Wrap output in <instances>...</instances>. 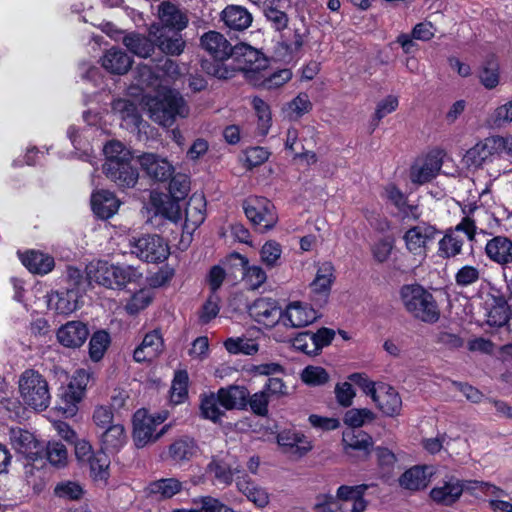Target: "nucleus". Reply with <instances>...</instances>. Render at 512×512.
Returning <instances> with one entry per match:
<instances>
[{"mask_svg":"<svg viewBox=\"0 0 512 512\" xmlns=\"http://www.w3.org/2000/svg\"><path fill=\"white\" fill-rule=\"evenodd\" d=\"M200 47L212 57V60H201L200 66L203 72L222 80L235 76L236 69L225 64V61L233 55L234 46L222 33L214 30L205 32L200 37Z\"/></svg>","mask_w":512,"mask_h":512,"instance_id":"f257e3e1","label":"nucleus"},{"mask_svg":"<svg viewBox=\"0 0 512 512\" xmlns=\"http://www.w3.org/2000/svg\"><path fill=\"white\" fill-rule=\"evenodd\" d=\"M87 278L110 289H133L142 286L143 275L130 265H114L107 261H97L86 267Z\"/></svg>","mask_w":512,"mask_h":512,"instance_id":"f03ea898","label":"nucleus"},{"mask_svg":"<svg viewBox=\"0 0 512 512\" xmlns=\"http://www.w3.org/2000/svg\"><path fill=\"white\" fill-rule=\"evenodd\" d=\"M401 301L408 313L426 323H435L440 310L434 296L419 284L404 285L400 289Z\"/></svg>","mask_w":512,"mask_h":512,"instance_id":"7ed1b4c3","label":"nucleus"},{"mask_svg":"<svg viewBox=\"0 0 512 512\" xmlns=\"http://www.w3.org/2000/svg\"><path fill=\"white\" fill-rule=\"evenodd\" d=\"M23 404L35 411H44L50 404L49 385L45 377L33 369L25 370L18 381Z\"/></svg>","mask_w":512,"mask_h":512,"instance_id":"20e7f679","label":"nucleus"},{"mask_svg":"<svg viewBox=\"0 0 512 512\" xmlns=\"http://www.w3.org/2000/svg\"><path fill=\"white\" fill-rule=\"evenodd\" d=\"M149 113L153 121L164 127H170L177 117H186L189 108L179 92L167 90L152 101Z\"/></svg>","mask_w":512,"mask_h":512,"instance_id":"39448f33","label":"nucleus"},{"mask_svg":"<svg viewBox=\"0 0 512 512\" xmlns=\"http://www.w3.org/2000/svg\"><path fill=\"white\" fill-rule=\"evenodd\" d=\"M167 416V412L152 415L145 408L138 409L133 415L132 437L135 446L143 448L159 440L167 432L169 426L165 425L159 431H156V428L164 423Z\"/></svg>","mask_w":512,"mask_h":512,"instance_id":"423d86ee","label":"nucleus"},{"mask_svg":"<svg viewBox=\"0 0 512 512\" xmlns=\"http://www.w3.org/2000/svg\"><path fill=\"white\" fill-rule=\"evenodd\" d=\"M231 57L237 63L234 67L236 71H242L250 84L256 81V76L261 71L267 70L269 65V60L262 52L246 43L235 45Z\"/></svg>","mask_w":512,"mask_h":512,"instance_id":"0eeeda50","label":"nucleus"},{"mask_svg":"<svg viewBox=\"0 0 512 512\" xmlns=\"http://www.w3.org/2000/svg\"><path fill=\"white\" fill-rule=\"evenodd\" d=\"M242 206L246 217L260 232L271 230L278 221L274 204L265 197H248Z\"/></svg>","mask_w":512,"mask_h":512,"instance_id":"6e6552de","label":"nucleus"},{"mask_svg":"<svg viewBox=\"0 0 512 512\" xmlns=\"http://www.w3.org/2000/svg\"><path fill=\"white\" fill-rule=\"evenodd\" d=\"M132 254L147 263L164 262L169 254V245L157 234H146L131 242Z\"/></svg>","mask_w":512,"mask_h":512,"instance_id":"1a4fd4ad","label":"nucleus"},{"mask_svg":"<svg viewBox=\"0 0 512 512\" xmlns=\"http://www.w3.org/2000/svg\"><path fill=\"white\" fill-rule=\"evenodd\" d=\"M483 485L487 486L488 484L479 481H463L455 476H450L441 485L432 488L429 495L437 505L452 506L460 499L465 489H476Z\"/></svg>","mask_w":512,"mask_h":512,"instance_id":"9d476101","label":"nucleus"},{"mask_svg":"<svg viewBox=\"0 0 512 512\" xmlns=\"http://www.w3.org/2000/svg\"><path fill=\"white\" fill-rule=\"evenodd\" d=\"M503 143L501 136L487 137L466 151L463 163L467 168H480L492 156L503 151Z\"/></svg>","mask_w":512,"mask_h":512,"instance_id":"9b49d317","label":"nucleus"},{"mask_svg":"<svg viewBox=\"0 0 512 512\" xmlns=\"http://www.w3.org/2000/svg\"><path fill=\"white\" fill-rule=\"evenodd\" d=\"M180 32L169 27H158L156 24L149 28V36L154 38L155 47L171 56H178L184 51L186 43Z\"/></svg>","mask_w":512,"mask_h":512,"instance_id":"f8f14e48","label":"nucleus"},{"mask_svg":"<svg viewBox=\"0 0 512 512\" xmlns=\"http://www.w3.org/2000/svg\"><path fill=\"white\" fill-rule=\"evenodd\" d=\"M248 314L259 324L274 327L282 322L283 311L277 300L272 298H258L247 306Z\"/></svg>","mask_w":512,"mask_h":512,"instance_id":"ddd939ff","label":"nucleus"},{"mask_svg":"<svg viewBox=\"0 0 512 512\" xmlns=\"http://www.w3.org/2000/svg\"><path fill=\"white\" fill-rule=\"evenodd\" d=\"M132 160L103 164L102 170L106 177L121 189L132 188L138 181L139 172L132 165Z\"/></svg>","mask_w":512,"mask_h":512,"instance_id":"4468645a","label":"nucleus"},{"mask_svg":"<svg viewBox=\"0 0 512 512\" xmlns=\"http://www.w3.org/2000/svg\"><path fill=\"white\" fill-rule=\"evenodd\" d=\"M438 233L437 229L425 222L409 228L403 239L407 250L414 255H423L426 252L427 242L433 240Z\"/></svg>","mask_w":512,"mask_h":512,"instance_id":"2eb2a0df","label":"nucleus"},{"mask_svg":"<svg viewBox=\"0 0 512 512\" xmlns=\"http://www.w3.org/2000/svg\"><path fill=\"white\" fill-rule=\"evenodd\" d=\"M138 162L145 174L157 182L168 181L174 173V167L165 158L154 153H143Z\"/></svg>","mask_w":512,"mask_h":512,"instance_id":"dca6fc26","label":"nucleus"},{"mask_svg":"<svg viewBox=\"0 0 512 512\" xmlns=\"http://www.w3.org/2000/svg\"><path fill=\"white\" fill-rule=\"evenodd\" d=\"M183 488V482L178 478H161L148 483L143 493L148 500L163 502L179 494Z\"/></svg>","mask_w":512,"mask_h":512,"instance_id":"f3484780","label":"nucleus"},{"mask_svg":"<svg viewBox=\"0 0 512 512\" xmlns=\"http://www.w3.org/2000/svg\"><path fill=\"white\" fill-rule=\"evenodd\" d=\"M151 205L154 209V216L151 221L165 219L177 224L182 219L180 201L175 200L171 195L156 193L151 195Z\"/></svg>","mask_w":512,"mask_h":512,"instance_id":"a211bd4d","label":"nucleus"},{"mask_svg":"<svg viewBox=\"0 0 512 512\" xmlns=\"http://www.w3.org/2000/svg\"><path fill=\"white\" fill-rule=\"evenodd\" d=\"M89 333L86 323L78 320L68 321L58 328L56 337L62 346L75 349L85 343Z\"/></svg>","mask_w":512,"mask_h":512,"instance_id":"6ab92c4d","label":"nucleus"},{"mask_svg":"<svg viewBox=\"0 0 512 512\" xmlns=\"http://www.w3.org/2000/svg\"><path fill=\"white\" fill-rule=\"evenodd\" d=\"M320 315L318 311L301 302H292L283 311L282 323L294 328L304 327L315 322Z\"/></svg>","mask_w":512,"mask_h":512,"instance_id":"aec40b11","label":"nucleus"},{"mask_svg":"<svg viewBox=\"0 0 512 512\" xmlns=\"http://www.w3.org/2000/svg\"><path fill=\"white\" fill-rule=\"evenodd\" d=\"M277 443L281 450L297 457L304 456L312 449V445L307 437L292 429H284L277 434Z\"/></svg>","mask_w":512,"mask_h":512,"instance_id":"412c9836","label":"nucleus"},{"mask_svg":"<svg viewBox=\"0 0 512 512\" xmlns=\"http://www.w3.org/2000/svg\"><path fill=\"white\" fill-rule=\"evenodd\" d=\"M342 442L347 455L357 453L362 459L369 456L373 446V438L362 430L347 429L343 432Z\"/></svg>","mask_w":512,"mask_h":512,"instance_id":"4be33fe9","label":"nucleus"},{"mask_svg":"<svg viewBox=\"0 0 512 512\" xmlns=\"http://www.w3.org/2000/svg\"><path fill=\"white\" fill-rule=\"evenodd\" d=\"M12 444L18 453L31 461L43 458L44 445L26 430L12 432Z\"/></svg>","mask_w":512,"mask_h":512,"instance_id":"5701e85b","label":"nucleus"},{"mask_svg":"<svg viewBox=\"0 0 512 512\" xmlns=\"http://www.w3.org/2000/svg\"><path fill=\"white\" fill-rule=\"evenodd\" d=\"M220 20L229 30L242 32L252 25L253 16L246 7L231 4L221 11Z\"/></svg>","mask_w":512,"mask_h":512,"instance_id":"b1692460","label":"nucleus"},{"mask_svg":"<svg viewBox=\"0 0 512 512\" xmlns=\"http://www.w3.org/2000/svg\"><path fill=\"white\" fill-rule=\"evenodd\" d=\"M443 164V152L441 150L430 152L421 167H412L410 178L412 182L424 184L437 176Z\"/></svg>","mask_w":512,"mask_h":512,"instance_id":"393cba45","label":"nucleus"},{"mask_svg":"<svg viewBox=\"0 0 512 512\" xmlns=\"http://www.w3.org/2000/svg\"><path fill=\"white\" fill-rule=\"evenodd\" d=\"M486 256L493 262L503 266L512 263V240L506 236H495L487 241Z\"/></svg>","mask_w":512,"mask_h":512,"instance_id":"a878e982","label":"nucleus"},{"mask_svg":"<svg viewBox=\"0 0 512 512\" xmlns=\"http://www.w3.org/2000/svg\"><path fill=\"white\" fill-rule=\"evenodd\" d=\"M119 200L109 190H97L92 193L91 206L97 217L106 220L112 217L118 210Z\"/></svg>","mask_w":512,"mask_h":512,"instance_id":"bb28decb","label":"nucleus"},{"mask_svg":"<svg viewBox=\"0 0 512 512\" xmlns=\"http://www.w3.org/2000/svg\"><path fill=\"white\" fill-rule=\"evenodd\" d=\"M163 350V339L159 331L147 333L141 344L134 350L133 358L136 362L151 361Z\"/></svg>","mask_w":512,"mask_h":512,"instance_id":"cd10ccee","label":"nucleus"},{"mask_svg":"<svg viewBox=\"0 0 512 512\" xmlns=\"http://www.w3.org/2000/svg\"><path fill=\"white\" fill-rule=\"evenodd\" d=\"M133 64V59L123 49L112 47L102 57V66L112 74H126Z\"/></svg>","mask_w":512,"mask_h":512,"instance_id":"c85d7f7f","label":"nucleus"},{"mask_svg":"<svg viewBox=\"0 0 512 512\" xmlns=\"http://www.w3.org/2000/svg\"><path fill=\"white\" fill-rule=\"evenodd\" d=\"M158 13L161 21V24H156L158 27H169L182 31L188 25L187 15L169 1H164L159 5Z\"/></svg>","mask_w":512,"mask_h":512,"instance_id":"c756f323","label":"nucleus"},{"mask_svg":"<svg viewBox=\"0 0 512 512\" xmlns=\"http://www.w3.org/2000/svg\"><path fill=\"white\" fill-rule=\"evenodd\" d=\"M219 403L227 410L245 409L248 405L249 391L244 386L230 385L217 392Z\"/></svg>","mask_w":512,"mask_h":512,"instance_id":"7c9ffc66","label":"nucleus"},{"mask_svg":"<svg viewBox=\"0 0 512 512\" xmlns=\"http://www.w3.org/2000/svg\"><path fill=\"white\" fill-rule=\"evenodd\" d=\"M333 267L330 263L323 264L317 271L316 277L311 283V291L314 294L313 300L318 301L320 305L326 303L331 284L333 281Z\"/></svg>","mask_w":512,"mask_h":512,"instance_id":"2f4dec72","label":"nucleus"},{"mask_svg":"<svg viewBox=\"0 0 512 512\" xmlns=\"http://www.w3.org/2000/svg\"><path fill=\"white\" fill-rule=\"evenodd\" d=\"M236 486L257 507L264 508L268 505L269 495L266 490L256 485L247 474L236 477Z\"/></svg>","mask_w":512,"mask_h":512,"instance_id":"473e14b6","label":"nucleus"},{"mask_svg":"<svg viewBox=\"0 0 512 512\" xmlns=\"http://www.w3.org/2000/svg\"><path fill=\"white\" fill-rule=\"evenodd\" d=\"M379 410L386 416L399 415L402 408V400L399 393L391 386H382L374 399Z\"/></svg>","mask_w":512,"mask_h":512,"instance_id":"72a5a7b5","label":"nucleus"},{"mask_svg":"<svg viewBox=\"0 0 512 512\" xmlns=\"http://www.w3.org/2000/svg\"><path fill=\"white\" fill-rule=\"evenodd\" d=\"M123 44L131 53L141 58L150 57L155 50L154 38L137 32L125 35Z\"/></svg>","mask_w":512,"mask_h":512,"instance_id":"f704fd0d","label":"nucleus"},{"mask_svg":"<svg viewBox=\"0 0 512 512\" xmlns=\"http://www.w3.org/2000/svg\"><path fill=\"white\" fill-rule=\"evenodd\" d=\"M23 265L34 274H46L55 265L54 258L39 251H30L22 256Z\"/></svg>","mask_w":512,"mask_h":512,"instance_id":"c9c22d12","label":"nucleus"},{"mask_svg":"<svg viewBox=\"0 0 512 512\" xmlns=\"http://www.w3.org/2000/svg\"><path fill=\"white\" fill-rule=\"evenodd\" d=\"M127 442V434L122 424L107 427L101 435V448L108 452H118Z\"/></svg>","mask_w":512,"mask_h":512,"instance_id":"e433bc0d","label":"nucleus"},{"mask_svg":"<svg viewBox=\"0 0 512 512\" xmlns=\"http://www.w3.org/2000/svg\"><path fill=\"white\" fill-rule=\"evenodd\" d=\"M207 471L213 474L215 480L225 486L232 484L234 475L242 472L239 466L233 467L223 459L213 458L207 466Z\"/></svg>","mask_w":512,"mask_h":512,"instance_id":"4c0bfd02","label":"nucleus"},{"mask_svg":"<svg viewBox=\"0 0 512 512\" xmlns=\"http://www.w3.org/2000/svg\"><path fill=\"white\" fill-rule=\"evenodd\" d=\"M266 21L276 31H282L288 26L289 17L285 12V0L275 1L261 9Z\"/></svg>","mask_w":512,"mask_h":512,"instance_id":"58836bf2","label":"nucleus"},{"mask_svg":"<svg viewBox=\"0 0 512 512\" xmlns=\"http://www.w3.org/2000/svg\"><path fill=\"white\" fill-rule=\"evenodd\" d=\"M292 78L290 69H282L272 74H268L267 70L261 71L256 76V81H252L255 87H262L267 90L276 89L287 83Z\"/></svg>","mask_w":512,"mask_h":512,"instance_id":"ea45409f","label":"nucleus"},{"mask_svg":"<svg viewBox=\"0 0 512 512\" xmlns=\"http://www.w3.org/2000/svg\"><path fill=\"white\" fill-rule=\"evenodd\" d=\"M197 451V445L188 437L175 440L169 446V456L175 463L189 461Z\"/></svg>","mask_w":512,"mask_h":512,"instance_id":"a19ab883","label":"nucleus"},{"mask_svg":"<svg viewBox=\"0 0 512 512\" xmlns=\"http://www.w3.org/2000/svg\"><path fill=\"white\" fill-rule=\"evenodd\" d=\"M499 62L495 55H488L479 71L481 84L487 89H493L499 84Z\"/></svg>","mask_w":512,"mask_h":512,"instance_id":"79ce46f5","label":"nucleus"},{"mask_svg":"<svg viewBox=\"0 0 512 512\" xmlns=\"http://www.w3.org/2000/svg\"><path fill=\"white\" fill-rule=\"evenodd\" d=\"M77 296V292L73 289L56 292L50 298L49 305H53L58 314L68 315L77 309Z\"/></svg>","mask_w":512,"mask_h":512,"instance_id":"37998d69","label":"nucleus"},{"mask_svg":"<svg viewBox=\"0 0 512 512\" xmlns=\"http://www.w3.org/2000/svg\"><path fill=\"white\" fill-rule=\"evenodd\" d=\"M206 202L203 195L193 194L185 208V221L194 227L200 226L205 220Z\"/></svg>","mask_w":512,"mask_h":512,"instance_id":"c03bdc74","label":"nucleus"},{"mask_svg":"<svg viewBox=\"0 0 512 512\" xmlns=\"http://www.w3.org/2000/svg\"><path fill=\"white\" fill-rule=\"evenodd\" d=\"M399 484L401 487L413 491L425 488L427 485L425 468L414 466L408 469L400 476Z\"/></svg>","mask_w":512,"mask_h":512,"instance_id":"a18cd8bd","label":"nucleus"},{"mask_svg":"<svg viewBox=\"0 0 512 512\" xmlns=\"http://www.w3.org/2000/svg\"><path fill=\"white\" fill-rule=\"evenodd\" d=\"M111 343V338L106 330H97L89 341V357L92 361L98 362L103 357Z\"/></svg>","mask_w":512,"mask_h":512,"instance_id":"49530a36","label":"nucleus"},{"mask_svg":"<svg viewBox=\"0 0 512 512\" xmlns=\"http://www.w3.org/2000/svg\"><path fill=\"white\" fill-rule=\"evenodd\" d=\"M125 305V310L130 315H135L145 309L152 302V292L150 289L137 287Z\"/></svg>","mask_w":512,"mask_h":512,"instance_id":"de8ad7c7","label":"nucleus"},{"mask_svg":"<svg viewBox=\"0 0 512 512\" xmlns=\"http://www.w3.org/2000/svg\"><path fill=\"white\" fill-rule=\"evenodd\" d=\"M375 455L381 476L383 478L391 477L397 463L395 453L386 447L378 446L375 448Z\"/></svg>","mask_w":512,"mask_h":512,"instance_id":"09e8293b","label":"nucleus"},{"mask_svg":"<svg viewBox=\"0 0 512 512\" xmlns=\"http://www.w3.org/2000/svg\"><path fill=\"white\" fill-rule=\"evenodd\" d=\"M114 112L119 113L124 120H130L132 124L139 126L142 118L138 106L129 99H117L112 103Z\"/></svg>","mask_w":512,"mask_h":512,"instance_id":"8fccbe9b","label":"nucleus"},{"mask_svg":"<svg viewBox=\"0 0 512 512\" xmlns=\"http://www.w3.org/2000/svg\"><path fill=\"white\" fill-rule=\"evenodd\" d=\"M375 418V413L368 408H352L345 412L343 422L349 429L355 430V428L362 427L367 422H372Z\"/></svg>","mask_w":512,"mask_h":512,"instance_id":"3c124183","label":"nucleus"},{"mask_svg":"<svg viewBox=\"0 0 512 512\" xmlns=\"http://www.w3.org/2000/svg\"><path fill=\"white\" fill-rule=\"evenodd\" d=\"M83 395L75 389H71L69 385L61 394V404L59 410L63 412L66 417H73L78 411V404L82 401Z\"/></svg>","mask_w":512,"mask_h":512,"instance_id":"603ef678","label":"nucleus"},{"mask_svg":"<svg viewBox=\"0 0 512 512\" xmlns=\"http://www.w3.org/2000/svg\"><path fill=\"white\" fill-rule=\"evenodd\" d=\"M103 152L105 155L104 164H109L110 161L120 162V161H129L132 160L131 152L117 140H112L106 143L103 148Z\"/></svg>","mask_w":512,"mask_h":512,"instance_id":"864d4df0","label":"nucleus"},{"mask_svg":"<svg viewBox=\"0 0 512 512\" xmlns=\"http://www.w3.org/2000/svg\"><path fill=\"white\" fill-rule=\"evenodd\" d=\"M169 193L175 200H184L190 191V179L186 174L178 173L169 179Z\"/></svg>","mask_w":512,"mask_h":512,"instance_id":"5fc2aeb1","label":"nucleus"},{"mask_svg":"<svg viewBox=\"0 0 512 512\" xmlns=\"http://www.w3.org/2000/svg\"><path fill=\"white\" fill-rule=\"evenodd\" d=\"M218 404L220 403L217 394L211 393L203 397L200 404L202 417L213 422H218L225 414L224 411L219 408Z\"/></svg>","mask_w":512,"mask_h":512,"instance_id":"6e6d98bb","label":"nucleus"},{"mask_svg":"<svg viewBox=\"0 0 512 512\" xmlns=\"http://www.w3.org/2000/svg\"><path fill=\"white\" fill-rule=\"evenodd\" d=\"M188 373L185 370L177 371L171 386V401L178 404L188 395Z\"/></svg>","mask_w":512,"mask_h":512,"instance_id":"4d7b16f0","label":"nucleus"},{"mask_svg":"<svg viewBox=\"0 0 512 512\" xmlns=\"http://www.w3.org/2000/svg\"><path fill=\"white\" fill-rule=\"evenodd\" d=\"M462 246L463 239L449 232L439 241V252L445 258L454 257L461 252Z\"/></svg>","mask_w":512,"mask_h":512,"instance_id":"13d9d810","label":"nucleus"},{"mask_svg":"<svg viewBox=\"0 0 512 512\" xmlns=\"http://www.w3.org/2000/svg\"><path fill=\"white\" fill-rule=\"evenodd\" d=\"M86 462H88L91 473L95 477L100 479L106 478L110 460L104 449L101 448L99 451L90 455V458Z\"/></svg>","mask_w":512,"mask_h":512,"instance_id":"bf43d9fd","label":"nucleus"},{"mask_svg":"<svg viewBox=\"0 0 512 512\" xmlns=\"http://www.w3.org/2000/svg\"><path fill=\"white\" fill-rule=\"evenodd\" d=\"M43 457L54 466H63L67 461V449L61 442H48L44 447Z\"/></svg>","mask_w":512,"mask_h":512,"instance_id":"052dcab7","label":"nucleus"},{"mask_svg":"<svg viewBox=\"0 0 512 512\" xmlns=\"http://www.w3.org/2000/svg\"><path fill=\"white\" fill-rule=\"evenodd\" d=\"M83 493L82 487L73 481L60 482L54 488L55 496L70 501L80 500Z\"/></svg>","mask_w":512,"mask_h":512,"instance_id":"680f3d73","label":"nucleus"},{"mask_svg":"<svg viewBox=\"0 0 512 512\" xmlns=\"http://www.w3.org/2000/svg\"><path fill=\"white\" fill-rule=\"evenodd\" d=\"M301 379L308 385L319 386L328 382L329 374L323 367L307 366L301 373Z\"/></svg>","mask_w":512,"mask_h":512,"instance_id":"e2e57ef3","label":"nucleus"},{"mask_svg":"<svg viewBox=\"0 0 512 512\" xmlns=\"http://www.w3.org/2000/svg\"><path fill=\"white\" fill-rule=\"evenodd\" d=\"M398 107V99L393 95L387 96L384 100L380 101L377 104L374 118L371 121V132H373L378 126L380 120L384 118L387 114L392 113Z\"/></svg>","mask_w":512,"mask_h":512,"instance_id":"0e129e2a","label":"nucleus"},{"mask_svg":"<svg viewBox=\"0 0 512 512\" xmlns=\"http://www.w3.org/2000/svg\"><path fill=\"white\" fill-rule=\"evenodd\" d=\"M282 253L281 245L274 241H267L261 248L260 255L262 262L268 267H275L278 264Z\"/></svg>","mask_w":512,"mask_h":512,"instance_id":"69168bd1","label":"nucleus"},{"mask_svg":"<svg viewBox=\"0 0 512 512\" xmlns=\"http://www.w3.org/2000/svg\"><path fill=\"white\" fill-rule=\"evenodd\" d=\"M224 346H225L226 350L232 354L243 353L246 355H253L258 352L257 344L251 343L248 340H244V339H240V338H238V339L228 338L224 342Z\"/></svg>","mask_w":512,"mask_h":512,"instance_id":"338daca9","label":"nucleus"},{"mask_svg":"<svg viewBox=\"0 0 512 512\" xmlns=\"http://www.w3.org/2000/svg\"><path fill=\"white\" fill-rule=\"evenodd\" d=\"M193 502L195 504H201L198 512H236L231 507L212 496H202L199 500L194 499Z\"/></svg>","mask_w":512,"mask_h":512,"instance_id":"774afa93","label":"nucleus"}]
</instances>
